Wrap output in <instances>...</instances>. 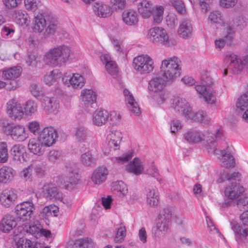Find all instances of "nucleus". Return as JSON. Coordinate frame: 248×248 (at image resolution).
Returning <instances> with one entry per match:
<instances>
[{
    "mask_svg": "<svg viewBox=\"0 0 248 248\" xmlns=\"http://www.w3.org/2000/svg\"><path fill=\"white\" fill-rule=\"evenodd\" d=\"M71 53V50L68 46L64 45L57 46L45 53L43 61L49 66L60 67L69 60Z\"/></svg>",
    "mask_w": 248,
    "mask_h": 248,
    "instance_id": "f257e3e1",
    "label": "nucleus"
},
{
    "mask_svg": "<svg viewBox=\"0 0 248 248\" xmlns=\"http://www.w3.org/2000/svg\"><path fill=\"white\" fill-rule=\"evenodd\" d=\"M34 31L42 32L44 36H48L54 34L58 29V23L53 17H46L41 14L34 16Z\"/></svg>",
    "mask_w": 248,
    "mask_h": 248,
    "instance_id": "f03ea898",
    "label": "nucleus"
},
{
    "mask_svg": "<svg viewBox=\"0 0 248 248\" xmlns=\"http://www.w3.org/2000/svg\"><path fill=\"white\" fill-rule=\"evenodd\" d=\"M181 61L177 57L164 60L160 67V73L168 82L172 81L181 74Z\"/></svg>",
    "mask_w": 248,
    "mask_h": 248,
    "instance_id": "7ed1b4c3",
    "label": "nucleus"
},
{
    "mask_svg": "<svg viewBox=\"0 0 248 248\" xmlns=\"http://www.w3.org/2000/svg\"><path fill=\"white\" fill-rule=\"evenodd\" d=\"M212 85L211 78L203 77L202 78V84L195 86L200 98L202 97L206 103L212 105L215 104L216 101V91L211 87Z\"/></svg>",
    "mask_w": 248,
    "mask_h": 248,
    "instance_id": "20e7f679",
    "label": "nucleus"
},
{
    "mask_svg": "<svg viewBox=\"0 0 248 248\" xmlns=\"http://www.w3.org/2000/svg\"><path fill=\"white\" fill-rule=\"evenodd\" d=\"M34 210L32 200L30 199L27 201L16 205L15 208V213L17 218L20 221H28L30 220Z\"/></svg>",
    "mask_w": 248,
    "mask_h": 248,
    "instance_id": "39448f33",
    "label": "nucleus"
},
{
    "mask_svg": "<svg viewBox=\"0 0 248 248\" xmlns=\"http://www.w3.org/2000/svg\"><path fill=\"white\" fill-rule=\"evenodd\" d=\"M171 213L169 209H164L158 217L156 223L157 230L155 237L159 238L168 233L170 230Z\"/></svg>",
    "mask_w": 248,
    "mask_h": 248,
    "instance_id": "423d86ee",
    "label": "nucleus"
},
{
    "mask_svg": "<svg viewBox=\"0 0 248 248\" xmlns=\"http://www.w3.org/2000/svg\"><path fill=\"white\" fill-rule=\"evenodd\" d=\"M153 60L147 55L138 56L133 60V65L136 71L141 74H148L154 69Z\"/></svg>",
    "mask_w": 248,
    "mask_h": 248,
    "instance_id": "0eeeda50",
    "label": "nucleus"
},
{
    "mask_svg": "<svg viewBox=\"0 0 248 248\" xmlns=\"http://www.w3.org/2000/svg\"><path fill=\"white\" fill-rule=\"evenodd\" d=\"M230 61L229 69L234 74H240L244 68L248 71V54L241 58L235 54L229 57Z\"/></svg>",
    "mask_w": 248,
    "mask_h": 248,
    "instance_id": "6e6552de",
    "label": "nucleus"
},
{
    "mask_svg": "<svg viewBox=\"0 0 248 248\" xmlns=\"http://www.w3.org/2000/svg\"><path fill=\"white\" fill-rule=\"evenodd\" d=\"M21 73L20 66H15L2 71V76L4 79L10 80L8 84L9 86L7 87L8 90H14L18 87V83L16 79L20 77Z\"/></svg>",
    "mask_w": 248,
    "mask_h": 248,
    "instance_id": "1a4fd4ad",
    "label": "nucleus"
},
{
    "mask_svg": "<svg viewBox=\"0 0 248 248\" xmlns=\"http://www.w3.org/2000/svg\"><path fill=\"white\" fill-rule=\"evenodd\" d=\"M4 131L6 135L10 136L13 140L17 141H24L28 137L25 127L20 125L13 126L8 124L7 126L4 128Z\"/></svg>",
    "mask_w": 248,
    "mask_h": 248,
    "instance_id": "9d476101",
    "label": "nucleus"
},
{
    "mask_svg": "<svg viewBox=\"0 0 248 248\" xmlns=\"http://www.w3.org/2000/svg\"><path fill=\"white\" fill-rule=\"evenodd\" d=\"M75 135L77 140L79 142V146L82 151L90 148V133L88 129L82 124H78L75 130Z\"/></svg>",
    "mask_w": 248,
    "mask_h": 248,
    "instance_id": "9b49d317",
    "label": "nucleus"
},
{
    "mask_svg": "<svg viewBox=\"0 0 248 248\" xmlns=\"http://www.w3.org/2000/svg\"><path fill=\"white\" fill-rule=\"evenodd\" d=\"M150 39L153 43H156L164 46H168L169 36L166 31L162 27H155L149 30Z\"/></svg>",
    "mask_w": 248,
    "mask_h": 248,
    "instance_id": "f8f14e48",
    "label": "nucleus"
},
{
    "mask_svg": "<svg viewBox=\"0 0 248 248\" xmlns=\"http://www.w3.org/2000/svg\"><path fill=\"white\" fill-rule=\"evenodd\" d=\"M56 137V130L52 127H47L39 134L37 139L45 147H49L55 143Z\"/></svg>",
    "mask_w": 248,
    "mask_h": 248,
    "instance_id": "ddd939ff",
    "label": "nucleus"
},
{
    "mask_svg": "<svg viewBox=\"0 0 248 248\" xmlns=\"http://www.w3.org/2000/svg\"><path fill=\"white\" fill-rule=\"evenodd\" d=\"M223 34L224 37L219 38L215 41L216 47L219 49L223 48L226 43L231 44V41L234 36V31L228 23H223Z\"/></svg>",
    "mask_w": 248,
    "mask_h": 248,
    "instance_id": "4468645a",
    "label": "nucleus"
},
{
    "mask_svg": "<svg viewBox=\"0 0 248 248\" xmlns=\"http://www.w3.org/2000/svg\"><path fill=\"white\" fill-rule=\"evenodd\" d=\"M122 139L121 132L114 127H111L107 137V144L108 148L113 150L119 149Z\"/></svg>",
    "mask_w": 248,
    "mask_h": 248,
    "instance_id": "2eb2a0df",
    "label": "nucleus"
},
{
    "mask_svg": "<svg viewBox=\"0 0 248 248\" xmlns=\"http://www.w3.org/2000/svg\"><path fill=\"white\" fill-rule=\"evenodd\" d=\"M168 82L160 72L154 77L149 82L148 89L153 92H159L163 90Z\"/></svg>",
    "mask_w": 248,
    "mask_h": 248,
    "instance_id": "dca6fc26",
    "label": "nucleus"
},
{
    "mask_svg": "<svg viewBox=\"0 0 248 248\" xmlns=\"http://www.w3.org/2000/svg\"><path fill=\"white\" fill-rule=\"evenodd\" d=\"M42 106L43 110L49 114L57 113L60 108L59 101L54 97L44 96Z\"/></svg>",
    "mask_w": 248,
    "mask_h": 248,
    "instance_id": "f3484780",
    "label": "nucleus"
},
{
    "mask_svg": "<svg viewBox=\"0 0 248 248\" xmlns=\"http://www.w3.org/2000/svg\"><path fill=\"white\" fill-rule=\"evenodd\" d=\"M17 197L15 190L9 187L1 192L0 196V202L5 207L8 208L14 204Z\"/></svg>",
    "mask_w": 248,
    "mask_h": 248,
    "instance_id": "a211bd4d",
    "label": "nucleus"
},
{
    "mask_svg": "<svg viewBox=\"0 0 248 248\" xmlns=\"http://www.w3.org/2000/svg\"><path fill=\"white\" fill-rule=\"evenodd\" d=\"M7 112L15 120L21 119L23 115L21 105L13 99L9 101L7 103Z\"/></svg>",
    "mask_w": 248,
    "mask_h": 248,
    "instance_id": "6ab92c4d",
    "label": "nucleus"
},
{
    "mask_svg": "<svg viewBox=\"0 0 248 248\" xmlns=\"http://www.w3.org/2000/svg\"><path fill=\"white\" fill-rule=\"evenodd\" d=\"M193 30L191 21L188 18H183L178 29V33L181 37L188 39L191 37Z\"/></svg>",
    "mask_w": 248,
    "mask_h": 248,
    "instance_id": "aec40b11",
    "label": "nucleus"
},
{
    "mask_svg": "<svg viewBox=\"0 0 248 248\" xmlns=\"http://www.w3.org/2000/svg\"><path fill=\"white\" fill-rule=\"evenodd\" d=\"M123 94L125 102L130 110L136 115H140L141 113L140 108L133 94L126 89L124 90Z\"/></svg>",
    "mask_w": 248,
    "mask_h": 248,
    "instance_id": "412c9836",
    "label": "nucleus"
},
{
    "mask_svg": "<svg viewBox=\"0 0 248 248\" xmlns=\"http://www.w3.org/2000/svg\"><path fill=\"white\" fill-rule=\"evenodd\" d=\"M244 191L243 187L237 182H235L226 187L224 193L228 199L233 200L238 198Z\"/></svg>",
    "mask_w": 248,
    "mask_h": 248,
    "instance_id": "4be33fe9",
    "label": "nucleus"
},
{
    "mask_svg": "<svg viewBox=\"0 0 248 248\" xmlns=\"http://www.w3.org/2000/svg\"><path fill=\"white\" fill-rule=\"evenodd\" d=\"M138 11L144 18H147L152 15L155 8L151 2L143 0L138 4Z\"/></svg>",
    "mask_w": 248,
    "mask_h": 248,
    "instance_id": "5701e85b",
    "label": "nucleus"
},
{
    "mask_svg": "<svg viewBox=\"0 0 248 248\" xmlns=\"http://www.w3.org/2000/svg\"><path fill=\"white\" fill-rule=\"evenodd\" d=\"M16 225L15 217L10 214H6L0 220V230L4 232H8L16 227Z\"/></svg>",
    "mask_w": 248,
    "mask_h": 248,
    "instance_id": "b1692460",
    "label": "nucleus"
},
{
    "mask_svg": "<svg viewBox=\"0 0 248 248\" xmlns=\"http://www.w3.org/2000/svg\"><path fill=\"white\" fill-rule=\"evenodd\" d=\"M205 135L202 131L190 129L184 135L185 140L190 143H198L205 139Z\"/></svg>",
    "mask_w": 248,
    "mask_h": 248,
    "instance_id": "393cba45",
    "label": "nucleus"
},
{
    "mask_svg": "<svg viewBox=\"0 0 248 248\" xmlns=\"http://www.w3.org/2000/svg\"><path fill=\"white\" fill-rule=\"evenodd\" d=\"M63 82L67 86H71L75 89H81L85 84V79L81 75L76 73L69 79L62 78Z\"/></svg>",
    "mask_w": 248,
    "mask_h": 248,
    "instance_id": "a878e982",
    "label": "nucleus"
},
{
    "mask_svg": "<svg viewBox=\"0 0 248 248\" xmlns=\"http://www.w3.org/2000/svg\"><path fill=\"white\" fill-rule=\"evenodd\" d=\"M11 155L13 159L19 162L26 161V152L25 147L21 144L14 145L11 149Z\"/></svg>",
    "mask_w": 248,
    "mask_h": 248,
    "instance_id": "bb28decb",
    "label": "nucleus"
},
{
    "mask_svg": "<svg viewBox=\"0 0 248 248\" xmlns=\"http://www.w3.org/2000/svg\"><path fill=\"white\" fill-rule=\"evenodd\" d=\"M13 20L17 24L22 26H27L30 22L29 16L25 11L17 10L12 15Z\"/></svg>",
    "mask_w": 248,
    "mask_h": 248,
    "instance_id": "cd10ccee",
    "label": "nucleus"
},
{
    "mask_svg": "<svg viewBox=\"0 0 248 248\" xmlns=\"http://www.w3.org/2000/svg\"><path fill=\"white\" fill-rule=\"evenodd\" d=\"M108 174V170L106 167L98 168L93 171L92 180L94 184L100 185L105 181Z\"/></svg>",
    "mask_w": 248,
    "mask_h": 248,
    "instance_id": "c85d7f7f",
    "label": "nucleus"
},
{
    "mask_svg": "<svg viewBox=\"0 0 248 248\" xmlns=\"http://www.w3.org/2000/svg\"><path fill=\"white\" fill-rule=\"evenodd\" d=\"M30 152L38 156L42 155L45 151V146L38 139H31L28 144Z\"/></svg>",
    "mask_w": 248,
    "mask_h": 248,
    "instance_id": "c756f323",
    "label": "nucleus"
},
{
    "mask_svg": "<svg viewBox=\"0 0 248 248\" xmlns=\"http://www.w3.org/2000/svg\"><path fill=\"white\" fill-rule=\"evenodd\" d=\"M108 118L109 112L105 109L96 110L93 114V124L98 126L104 124Z\"/></svg>",
    "mask_w": 248,
    "mask_h": 248,
    "instance_id": "7c9ffc66",
    "label": "nucleus"
},
{
    "mask_svg": "<svg viewBox=\"0 0 248 248\" xmlns=\"http://www.w3.org/2000/svg\"><path fill=\"white\" fill-rule=\"evenodd\" d=\"M205 135V138L206 139L205 148L208 153L214 155H217L218 153H220L221 152L216 148L217 140L216 139L215 134L207 132Z\"/></svg>",
    "mask_w": 248,
    "mask_h": 248,
    "instance_id": "2f4dec72",
    "label": "nucleus"
},
{
    "mask_svg": "<svg viewBox=\"0 0 248 248\" xmlns=\"http://www.w3.org/2000/svg\"><path fill=\"white\" fill-rule=\"evenodd\" d=\"M217 155L220 159V165L226 168H232L234 167V158L230 154H227L225 150H219Z\"/></svg>",
    "mask_w": 248,
    "mask_h": 248,
    "instance_id": "473e14b6",
    "label": "nucleus"
},
{
    "mask_svg": "<svg viewBox=\"0 0 248 248\" xmlns=\"http://www.w3.org/2000/svg\"><path fill=\"white\" fill-rule=\"evenodd\" d=\"M16 174L15 170L11 167L4 166L0 168V182L7 183L11 181Z\"/></svg>",
    "mask_w": 248,
    "mask_h": 248,
    "instance_id": "72a5a7b5",
    "label": "nucleus"
},
{
    "mask_svg": "<svg viewBox=\"0 0 248 248\" xmlns=\"http://www.w3.org/2000/svg\"><path fill=\"white\" fill-rule=\"evenodd\" d=\"M93 10L94 14L98 17H107L111 15L109 6L103 2H95Z\"/></svg>",
    "mask_w": 248,
    "mask_h": 248,
    "instance_id": "f704fd0d",
    "label": "nucleus"
},
{
    "mask_svg": "<svg viewBox=\"0 0 248 248\" xmlns=\"http://www.w3.org/2000/svg\"><path fill=\"white\" fill-rule=\"evenodd\" d=\"M81 97L84 104L87 107L95 102L96 100V93L90 89H84L81 92Z\"/></svg>",
    "mask_w": 248,
    "mask_h": 248,
    "instance_id": "c9c22d12",
    "label": "nucleus"
},
{
    "mask_svg": "<svg viewBox=\"0 0 248 248\" xmlns=\"http://www.w3.org/2000/svg\"><path fill=\"white\" fill-rule=\"evenodd\" d=\"M127 171L139 175L142 173L143 167L142 162L138 158H135L133 161L126 166Z\"/></svg>",
    "mask_w": 248,
    "mask_h": 248,
    "instance_id": "e433bc0d",
    "label": "nucleus"
},
{
    "mask_svg": "<svg viewBox=\"0 0 248 248\" xmlns=\"http://www.w3.org/2000/svg\"><path fill=\"white\" fill-rule=\"evenodd\" d=\"M188 105V103L184 98L177 96L172 99L171 108L174 109L175 112L181 114L185 110Z\"/></svg>",
    "mask_w": 248,
    "mask_h": 248,
    "instance_id": "4c0bfd02",
    "label": "nucleus"
},
{
    "mask_svg": "<svg viewBox=\"0 0 248 248\" xmlns=\"http://www.w3.org/2000/svg\"><path fill=\"white\" fill-rule=\"evenodd\" d=\"M124 22L127 25H135L138 22V18L136 12L133 10L125 11L122 14Z\"/></svg>",
    "mask_w": 248,
    "mask_h": 248,
    "instance_id": "58836bf2",
    "label": "nucleus"
},
{
    "mask_svg": "<svg viewBox=\"0 0 248 248\" xmlns=\"http://www.w3.org/2000/svg\"><path fill=\"white\" fill-rule=\"evenodd\" d=\"M159 197L157 190L150 189L146 194V202L151 206H156L158 203Z\"/></svg>",
    "mask_w": 248,
    "mask_h": 248,
    "instance_id": "ea45409f",
    "label": "nucleus"
},
{
    "mask_svg": "<svg viewBox=\"0 0 248 248\" xmlns=\"http://www.w3.org/2000/svg\"><path fill=\"white\" fill-rule=\"evenodd\" d=\"M43 193L45 197L50 199L60 198V194L58 189L53 184L45 186L43 188Z\"/></svg>",
    "mask_w": 248,
    "mask_h": 248,
    "instance_id": "a19ab883",
    "label": "nucleus"
},
{
    "mask_svg": "<svg viewBox=\"0 0 248 248\" xmlns=\"http://www.w3.org/2000/svg\"><path fill=\"white\" fill-rule=\"evenodd\" d=\"M61 73L55 69L47 73L44 77L43 81L47 85L50 86L53 84L61 77Z\"/></svg>",
    "mask_w": 248,
    "mask_h": 248,
    "instance_id": "79ce46f5",
    "label": "nucleus"
},
{
    "mask_svg": "<svg viewBox=\"0 0 248 248\" xmlns=\"http://www.w3.org/2000/svg\"><path fill=\"white\" fill-rule=\"evenodd\" d=\"M111 189L114 191L119 192L122 196H125L128 191L126 185L122 181H118L112 183Z\"/></svg>",
    "mask_w": 248,
    "mask_h": 248,
    "instance_id": "37998d69",
    "label": "nucleus"
},
{
    "mask_svg": "<svg viewBox=\"0 0 248 248\" xmlns=\"http://www.w3.org/2000/svg\"><path fill=\"white\" fill-rule=\"evenodd\" d=\"M42 226L38 221H35L31 223L27 228L26 231L27 232L31 234L33 236L37 238L40 236V232L41 231Z\"/></svg>",
    "mask_w": 248,
    "mask_h": 248,
    "instance_id": "c03bdc74",
    "label": "nucleus"
},
{
    "mask_svg": "<svg viewBox=\"0 0 248 248\" xmlns=\"http://www.w3.org/2000/svg\"><path fill=\"white\" fill-rule=\"evenodd\" d=\"M208 20L211 24H219L223 21V15L219 11H213L210 13Z\"/></svg>",
    "mask_w": 248,
    "mask_h": 248,
    "instance_id": "a18cd8bd",
    "label": "nucleus"
},
{
    "mask_svg": "<svg viewBox=\"0 0 248 248\" xmlns=\"http://www.w3.org/2000/svg\"><path fill=\"white\" fill-rule=\"evenodd\" d=\"M193 121L199 122L203 125H207L211 123V119L203 111L196 112Z\"/></svg>",
    "mask_w": 248,
    "mask_h": 248,
    "instance_id": "49530a36",
    "label": "nucleus"
},
{
    "mask_svg": "<svg viewBox=\"0 0 248 248\" xmlns=\"http://www.w3.org/2000/svg\"><path fill=\"white\" fill-rule=\"evenodd\" d=\"M82 163L85 166H92L95 163V158L91 152L88 150L87 152L82 154L80 157Z\"/></svg>",
    "mask_w": 248,
    "mask_h": 248,
    "instance_id": "de8ad7c7",
    "label": "nucleus"
},
{
    "mask_svg": "<svg viewBox=\"0 0 248 248\" xmlns=\"http://www.w3.org/2000/svg\"><path fill=\"white\" fill-rule=\"evenodd\" d=\"M69 184H68L66 186V188L71 189L72 188L73 186L78 184V182L80 180V175L79 174L74 170H69Z\"/></svg>",
    "mask_w": 248,
    "mask_h": 248,
    "instance_id": "09e8293b",
    "label": "nucleus"
},
{
    "mask_svg": "<svg viewBox=\"0 0 248 248\" xmlns=\"http://www.w3.org/2000/svg\"><path fill=\"white\" fill-rule=\"evenodd\" d=\"M237 109L244 111L248 108V93L243 94L238 99L236 102Z\"/></svg>",
    "mask_w": 248,
    "mask_h": 248,
    "instance_id": "8fccbe9b",
    "label": "nucleus"
},
{
    "mask_svg": "<svg viewBox=\"0 0 248 248\" xmlns=\"http://www.w3.org/2000/svg\"><path fill=\"white\" fill-rule=\"evenodd\" d=\"M37 108L38 105L35 101L29 100L25 105V112L27 115H31L37 111Z\"/></svg>",
    "mask_w": 248,
    "mask_h": 248,
    "instance_id": "3c124183",
    "label": "nucleus"
},
{
    "mask_svg": "<svg viewBox=\"0 0 248 248\" xmlns=\"http://www.w3.org/2000/svg\"><path fill=\"white\" fill-rule=\"evenodd\" d=\"M170 3L179 14L185 15L186 14L185 5L181 0H170Z\"/></svg>",
    "mask_w": 248,
    "mask_h": 248,
    "instance_id": "603ef678",
    "label": "nucleus"
},
{
    "mask_svg": "<svg viewBox=\"0 0 248 248\" xmlns=\"http://www.w3.org/2000/svg\"><path fill=\"white\" fill-rule=\"evenodd\" d=\"M59 212V208L55 205H50L45 207L42 211V213L46 217H57Z\"/></svg>",
    "mask_w": 248,
    "mask_h": 248,
    "instance_id": "864d4df0",
    "label": "nucleus"
},
{
    "mask_svg": "<svg viewBox=\"0 0 248 248\" xmlns=\"http://www.w3.org/2000/svg\"><path fill=\"white\" fill-rule=\"evenodd\" d=\"M166 23L170 29H174L178 24L177 16L174 13L169 14L166 17Z\"/></svg>",
    "mask_w": 248,
    "mask_h": 248,
    "instance_id": "5fc2aeb1",
    "label": "nucleus"
},
{
    "mask_svg": "<svg viewBox=\"0 0 248 248\" xmlns=\"http://www.w3.org/2000/svg\"><path fill=\"white\" fill-rule=\"evenodd\" d=\"M16 248H35L32 242L26 238H20L16 242Z\"/></svg>",
    "mask_w": 248,
    "mask_h": 248,
    "instance_id": "6e6d98bb",
    "label": "nucleus"
},
{
    "mask_svg": "<svg viewBox=\"0 0 248 248\" xmlns=\"http://www.w3.org/2000/svg\"><path fill=\"white\" fill-rule=\"evenodd\" d=\"M32 170H33L35 173L39 177L45 175L46 167L43 163H36L31 165Z\"/></svg>",
    "mask_w": 248,
    "mask_h": 248,
    "instance_id": "4d7b16f0",
    "label": "nucleus"
},
{
    "mask_svg": "<svg viewBox=\"0 0 248 248\" xmlns=\"http://www.w3.org/2000/svg\"><path fill=\"white\" fill-rule=\"evenodd\" d=\"M226 23H228L230 25L232 29V26L234 27H236L238 29L242 30L243 29L246 25L245 21H244L243 18L241 16H237L233 20V23H231L230 22L229 23L226 22ZM233 30V29H232Z\"/></svg>",
    "mask_w": 248,
    "mask_h": 248,
    "instance_id": "13d9d810",
    "label": "nucleus"
},
{
    "mask_svg": "<svg viewBox=\"0 0 248 248\" xmlns=\"http://www.w3.org/2000/svg\"><path fill=\"white\" fill-rule=\"evenodd\" d=\"M8 150L7 143L5 142H0V161L4 163L8 159Z\"/></svg>",
    "mask_w": 248,
    "mask_h": 248,
    "instance_id": "bf43d9fd",
    "label": "nucleus"
},
{
    "mask_svg": "<svg viewBox=\"0 0 248 248\" xmlns=\"http://www.w3.org/2000/svg\"><path fill=\"white\" fill-rule=\"evenodd\" d=\"M164 7L162 6H157L156 9L154 10V13H153L154 20L157 23H160L163 19V15L164 13Z\"/></svg>",
    "mask_w": 248,
    "mask_h": 248,
    "instance_id": "052dcab7",
    "label": "nucleus"
},
{
    "mask_svg": "<svg viewBox=\"0 0 248 248\" xmlns=\"http://www.w3.org/2000/svg\"><path fill=\"white\" fill-rule=\"evenodd\" d=\"M108 73L112 76H116L118 72V67L115 62L112 61L105 65Z\"/></svg>",
    "mask_w": 248,
    "mask_h": 248,
    "instance_id": "680f3d73",
    "label": "nucleus"
},
{
    "mask_svg": "<svg viewBox=\"0 0 248 248\" xmlns=\"http://www.w3.org/2000/svg\"><path fill=\"white\" fill-rule=\"evenodd\" d=\"M27 128L29 130L33 135L39 134L40 130V124L37 121H32L29 123L27 124Z\"/></svg>",
    "mask_w": 248,
    "mask_h": 248,
    "instance_id": "e2e57ef3",
    "label": "nucleus"
},
{
    "mask_svg": "<svg viewBox=\"0 0 248 248\" xmlns=\"http://www.w3.org/2000/svg\"><path fill=\"white\" fill-rule=\"evenodd\" d=\"M196 112L193 111L189 104L186 106L185 110L181 113L186 120L193 121Z\"/></svg>",
    "mask_w": 248,
    "mask_h": 248,
    "instance_id": "0e129e2a",
    "label": "nucleus"
},
{
    "mask_svg": "<svg viewBox=\"0 0 248 248\" xmlns=\"http://www.w3.org/2000/svg\"><path fill=\"white\" fill-rule=\"evenodd\" d=\"M110 3L113 9L118 10L124 9L126 2V0H110Z\"/></svg>",
    "mask_w": 248,
    "mask_h": 248,
    "instance_id": "69168bd1",
    "label": "nucleus"
},
{
    "mask_svg": "<svg viewBox=\"0 0 248 248\" xmlns=\"http://www.w3.org/2000/svg\"><path fill=\"white\" fill-rule=\"evenodd\" d=\"M32 168L30 166L24 168L21 171V176L25 181H31L32 175Z\"/></svg>",
    "mask_w": 248,
    "mask_h": 248,
    "instance_id": "338daca9",
    "label": "nucleus"
},
{
    "mask_svg": "<svg viewBox=\"0 0 248 248\" xmlns=\"http://www.w3.org/2000/svg\"><path fill=\"white\" fill-rule=\"evenodd\" d=\"M24 3L27 10L35 11L38 8L39 2L38 0H25Z\"/></svg>",
    "mask_w": 248,
    "mask_h": 248,
    "instance_id": "774afa93",
    "label": "nucleus"
}]
</instances>
